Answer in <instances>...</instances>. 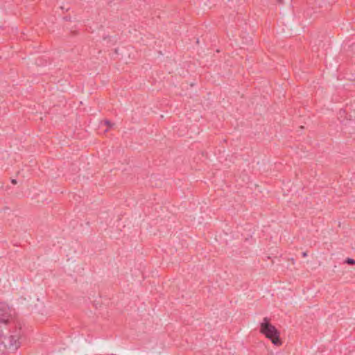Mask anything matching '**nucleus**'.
Instances as JSON below:
<instances>
[{"label":"nucleus","mask_w":355,"mask_h":355,"mask_svg":"<svg viewBox=\"0 0 355 355\" xmlns=\"http://www.w3.org/2000/svg\"><path fill=\"white\" fill-rule=\"evenodd\" d=\"M12 183L15 184L16 181L15 180H12Z\"/></svg>","instance_id":"nucleus-7"},{"label":"nucleus","mask_w":355,"mask_h":355,"mask_svg":"<svg viewBox=\"0 0 355 355\" xmlns=\"http://www.w3.org/2000/svg\"><path fill=\"white\" fill-rule=\"evenodd\" d=\"M20 330H17L6 336L0 325V355L4 354L6 352H14L18 349L20 346Z\"/></svg>","instance_id":"nucleus-1"},{"label":"nucleus","mask_w":355,"mask_h":355,"mask_svg":"<svg viewBox=\"0 0 355 355\" xmlns=\"http://www.w3.org/2000/svg\"><path fill=\"white\" fill-rule=\"evenodd\" d=\"M345 263H347V264H355V260L351 258H347L345 260Z\"/></svg>","instance_id":"nucleus-4"},{"label":"nucleus","mask_w":355,"mask_h":355,"mask_svg":"<svg viewBox=\"0 0 355 355\" xmlns=\"http://www.w3.org/2000/svg\"><path fill=\"white\" fill-rule=\"evenodd\" d=\"M259 331L267 338L270 340L274 345H282V342L279 338V332L277 328L270 322L268 318H264L260 323Z\"/></svg>","instance_id":"nucleus-2"},{"label":"nucleus","mask_w":355,"mask_h":355,"mask_svg":"<svg viewBox=\"0 0 355 355\" xmlns=\"http://www.w3.org/2000/svg\"><path fill=\"white\" fill-rule=\"evenodd\" d=\"M303 256H304V257H306V252H304V253H303Z\"/></svg>","instance_id":"nucleus-6"},{"label":"nucleus","mask_w":355,"mask_h":355,"mask_svg":"<svg viewBox=\"0 0 355 355\" xmlns=\"http://www.w3.org/2000/svg\"><path fill=\"white\" fill-rule=\"evenodd\" d=\"M15 315V310L6 303H0V325L10 322Z\"/></svg>","instance_id":"nucleus-3"},{"label":"nucleus","mask_w":355,"mask_h":355,"mask_svg":"<svg viewBox=\"0 0 355 355\" xmlns=\"http://www.w3.org/2000/svg\"><path fill=\"white\" fill-rule=\"evenodd\" d=\"M104 123H105V125H110V121H105Z\"/></svg>","instance_id":"nucleus-5"}]
</instances>
